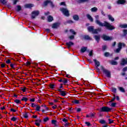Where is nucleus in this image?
Wrapping results in <instances>:
<instances>
[{"instance_id": "39448f33", "label": "nucleus", "mask_w": 127, "mask_h": 127, "mask_svg": "<svg viewBox=\"0 0 127 127\" xmlns=\"http://www.w3.org/2000/svg\"><path fill=\"white\" fill-rule=\"evenodd\" d=\"M101 70H102L104 74H106V76L108 77V78H111V72L104 68V66H101Z\"/></svg>"}, {"instance_id": "aec40b11", "label": "nucleus", "mask_w": 127, "mask_h": 127, "mask_svg": "<svg viewBox=\"0 0 127 127\" xmlns=\"http://www.w3.org/2000/svg\"><path fill=\"white\" fill-rule=\"evenodd\" d=\"M66 45H67V46H68V48H69V47H71L72 45H74V43H73V42H69L68 43H66Z\"/></svg>"}, {"instance_id": "a211bd4d", "label": "nucleus", "mask_w": 127, "mask_h": 127, "mask_svg": "<svg viewBox=\"0 0 127 127\" xmlns=\"http://www.w3.org/2000/svg\"><path fill=\"white\" fill-rule=\"evenodd\" d=\"M40 123H41V120H36L35 122L36 126L39 127V126H40Z\"/></svg>"}, {"instance_id": "a19ab883", "label": "nucleus", "mask_w": 127, "mask_h": 127, "mask_svg": "<svg viewBox=\"0 0 127 127\" xmlns=\"http://www.w3.org/2000/svg\"><path fill=\"white\" fill-rule=\"evenodd\" d=\"M16 118L13 117L11 119V121H12V122H16Z\"/></svg>"}, {"instance_id": "b1692460", "label": "nucleus", "mask_w": 127, "mask_h": 127, "mask_svg": "<svg viewBox=\"0 0 127 127\" xmlns=\"http://www.w3.org/2000/svg\"><path fill=\"white\" fill-rule=\"evenodd\" d=\"M87 48L86 47H84L81 48V52H82V53H84V52H85L86 50H87Z\"/></svg>"}, {"instance_id": "5701e85b", "label": "nucleus", "mask_w": 127, "mask_h": 127, "mask_svg": "<svg viewBox=\"0 0 127 127\" xmlns=\"http://www.w3.org/2000/svg\"><path fill=\"white\" fill-rule=\"evenodd\" d=\"M108 17L109 20H111V21H115V19L111 15H108Z\"/></svg>"}, {"instance_id": "ea45409f", "label": "nucleus", "mask_w": 127, "mask_h": 127, "mask_svg": "<svg viewBox=\"0 0 127 127\" xmlns=\"http://www.w3.org/2000/svg\"><path fill=\"white\" fill-rule=\"evenodd\" d=\"M123 34L124 36H126L127 34V30H123Z\"/></svg>"}, {"instance_id": "9b49d317", "label": "nucleus", "mask_w": 127, "mask_h": 127, "mask_svg": "<svg viewBox=\"0 0 127 127\" xmlns=\"http://www.w3.org/2000/svg\"><path fill=\"white\" fill-rule=\"evenodd\" d=\"M86 17L91 21V22H93L94 21V19H93V17H92V16L90 14H88L86 15Z\"/></svg>"}, {"instance_id": "79ce46f5", "label": "nucleus", "mask_w": 127, "mask_h": 127, "mask_svg": "<svg viewBox=\"0 0 127 127\" xmlns=\"http://www.w3.org/2000/svg\"><path fill=\"white\" fill-rule=\"evenodd\" d=\"M104 56H105V57H108L110 56V53L109 52H106L104 54Z\"/></svg>"}, {"instance_id": "37998d69", "label": "nucleus", "mask_w": 127, "mask_h": 127, "mask_svg": "<svg viewBox=\"0 0 127 127\" xmlns=\"http://www.w3.org/2000/svg\"><path fill=\"white\" fill-rule=\"evenodd\" d=\"M95 113H91L89 114V116H90V118H93V117H95Z\"/></svg>"}, {"instance_id": "473e14b6", "label": "nucleus", "mask_w": 127, "mask_h": 127, "mask_svg": "<svg viewBox=\"0 0 127 127\" xmlns=\"http://www.w3.org/2000/svg\"><path fill=\"white\" fill-rule=\"evenodd\" d=\"M111 63L112 65H118V63L114 61H112Z\"/></svg>"}, {"instance_id": "3c124183", "label": "nucleus", "mask_w": 127, "mask_h": 127, "mask_svg": "<svg viewBox=\"0 0 127 127\" xmlns=\"http://www.w3.org/2000/svg\"><path fill=\"white\" fill-rule=\"evenodd\" d=\"M75 36L74 35H71L69 37V39H74Z\"/></svg>"}, {"instance_id": "e433bc0d", "label": "nucleus", "mask_w": 127, "mask_h": 127, "mask_svg": "<svg viewBox=\"0 0 127 127\" xmlns=\"http://www.w3.org/2000/svg\"><path fill=\"white\" fill-rule=\"evenodd\" d=\"M23 117L25 118V119H27V118H28V113H25L23 115Z\"/></svg>"}, {"instance_id": "49530a36", "label": "nucleus", "mask_w": 127, "mask_h": 127, "mask_svg": "<svg viewBox=\"0 0 127 127\" xmlns=\"http://www.w3.org/2000/svg\"><path fill=\"white\" fill-rule=\"evenodd\" d=\"M60 4L61 5H64L65 6H66V3H65V2H62L60 3Z\"/></svg>"}, {"instance_id": "f257e3e1", "label": "nucleus", "mask_w": 127, "mask_h": 127, "mask_svg": "<svg viewBox=\"0 0 127 127\" xmlns=\"http://www.w3.org/2000/svg\"><path fill=\"white\" fill-rule=\"evenodd\" d=\"M99 15H96L95 16V23L96 24H98L99 25V26H104L105 27H106L107 29L109 30H113V29H115V26L111 25L110 23L107 22V21H104V23L101 22L99 20Z\"/></svg>"}, {"instance_id": "4be33fe9", "label": "nucleus", "mask_w": 127, "mask_h": 127, "mask_svg": "<svg viewBox=\"0 0 127 127\" xmlns=\"http://www.w3.org/2000/svg\"><path fill=\"white\" fill-rule=\"evenodd\" d=\"M73 19L74 20H76V21H78L79 20V16H78V15H74L73 16Z\"/></svg>"}, {"instance_id": "13d9d810", "label": "nucleus", "mask_w": 127, "mask_h": 127, "mask_svg": "<svg viewBox=\"0 0 127 127\" xmlns=\"http://www.w3.org/2000/svg\"><path fill=\"white\" fill-rule=\"evenodd\" d=\"M123 72H127V67H125L123 69Z\"/></svg>"}, {"instance_id": "2eb2a0df", "label": "nucleus", "mask_w": 127, "mask_h": 127, "mask_svg": "<svg viewBox=\"0 0 127 127\" xmlns=\"http://www.w3.org/2000/svg\"><path fill=\"white\" fill-rule=\"evenodd\" d=\"M59 25H60V23H55L53 24L52 28H57V27H58V26H59Z\"/></svg>"}, {"instance_id": "423d86ee", "label": "nucleus", "mask_w": 127, "mask_h": 127, "mask_svg": "<svg viewBox=\"0 0 127 127\" xmlns=\"http://www.w3.org/2000/svg\"><path fill=\"white\" fill-rule=\"evenodd\" d=\"M112 110V108H109L107 106H103L100 108V112L108 113Z\"/></svg>"}, {"instance_id": "c03bdc74", "label": "nucleus", "mask_w": 127, "mask_h": 127, "mask_svg": "<svg viewBox=\"0 0 127 127\" xmlns=\"http://www.w3.org/2000/svg\"><path fill=\"white\" fill-rule=\"evenodd\" d=\"M48 121H49V118L48 117H46L44 119V122H45V123H46Z\"/></svg>"}, {"instance_id": "2f4dec72", "label": "nucleus", "mask_w": 127, "mask_h": 127, "mask_svg": "<svg viewBox=\"0 0 127 127\" xmlns=\"http://www.w3.org/2000/svg\"><path fill=\"white\" fill-rule=\"evenodd\" d=\"M99 123L100 124H102V125H104V124H106V121H105L104 120H100L99 121Z\"/></svg>"}, {"instance_id": "09e8293b", "label": "nucleus", "mask_w": 127, "mask_h": 127, "mask_svg": "<svg viewBox=\"0 0 127 127\" xmlns=\"http://www.w3.org/2000/svg\"><path fill=\"white\" fill-rule=\"evenodd\" d=\"M80 2H84L85 1H89V0H78Z\"/></svg>"}, {"instance_id": "412c9836", "label": "nucleus", "mask_w": 127, "mask_h": 127, "mask_svg": "<svg viewBox=\"0 0 127 127\" xmlns=\"http://www.w3.org/2000/svg\"><path fill=\"white\" fill-rule=\"evenodd\" d=\"M91 11H92V12H96V11H98V8H97V7H94L93 8H92L90 9Z\"/></svg>"}, {"instance_id": "bf43d9fd", "label": "nucleus", "mask_w": 127, "mask_h": 127, "mask_svg": "<svg viewBox=\"0 0 127 127\" xmlns=\"http://www.w3.org/2000/svg\"><path fill=\"white\" fill-rule=\"evenodd\" d=\"M112 92L113 93H116V92H117V89H116L115 88H112Z\"/></svg>"}, {"instance_id": "f03ea898", "label": "nucleus", "mask_w": 127, "mask_h": 127, "mask_svg": "<svg viewBox=\"0 0 127 127\" xmlns=\"http://www.w3.org/2000/svg\"><path fill=\"white\" fill-rule=\"evenodd\" d=\"M87 29L89 32H92V33H94V34H97L98 32L101 31V29H94V26H92L88 27Z\"/></svg>"}, {"instance_id": "864d4df0", "label": "nucleus", "mask_w": 127, "mask_h": 127, "mask_svg": "<svg viewBox=\"0 0 127 127\" xmlns=\"http://www.w3.org/2000/svg\"><path fill=\"white\" fill-rule=\"evenodd\" d=\"M54 84H50V88H51V89H54Z\"/></svg>"}, {"instance_id": "72a5a7b5", "label": "nucleus", "mask_w": 127, "mask_h": 127, "mask_svg": "<svg viewBox=\"0 0 127 127\" xmlns=\"http://www.w3.org/2000/svg\"><path fill=\"white\" fill-rule=\"evenodd\" d=\"M119 90L120 91H121V92H122L123 93H125V89H124V88L122 87H119Z\"/></svg>"}, {"instance_id": "f704fd0d", "label": "nucleus", "mask_w": 127, "mask_h": 127, "mask_svg": "<svg viewBox=\"0 0 127 127\" xmlns=\"http://www.w3.org/2000/svg\"><path fill=\"white\" fill-rule=\"evenodd\" d=\"M63 83H64V84H67V83H68V80L66 78L64 79L63 81Z\"/></svg>"}, {"instance_id": "0eeeda50", "label": "nucleus", "mask_w": 127, "mask_h": 127, "mask_svg": "<svg viewBox=\"0 0 127 127\" xmlns=\"http://www.w3.org/2000/svg\"><path fill=\"white\" fill-rule=\"evenodd\" d=\"M118 48L116 50V53H119L121 51V50L122 49V47H125L126 46V44L124 43H119L118 44Z\"/></svg>"}, {"instance_id": "6e6552de", "label": "nucleus", "mask_w": 127, "mask_h": 127, "mask_svg": "<svg viewBox=\"0 0 127 127\" xmlns=\"http://www.w3.org/2000/svg\"><path fill=\"white\" fill-rule=\"evenodd\" d=\"M103 39L104 40L107 41V40H113V37H109L106 35H103L102 36Z\"/></svg>"}, {"instance_id": "de8ad7c7", "label": "nucleus", "mask_w": 127, "mask_h": 127, "mask_svg": "<svg viewBox=\"0 0 127 127\" xmlns=\"http://www.w3.org/2000/svg\"><path fill=\"white\" fill-rule=\"evenodd\" d=\"M63 122H64V123H68V120L66 119V118H64L63 120Z\"/></svg>"}, {"instance_id": "052dcab7", "label": "nucleus", "mask_w": 127, "mask_h": 127, "mask_svg": "<svg viewBox=\"0 0 127 127\" xmlns=\"http://www.w3.org/2000/svg\"><path fill=\"white\" fill-rule=\"evenodd\" d=\"M108 121L109 122V124H113V123H114V121L112 120V119H108Z\"/></svg>"}, {"instance_id": "4468645a", "label": "nucleus", "mask_w": 127, "mask_h": 127, "mask_svg": "<svg viewBox=\"0 0 127 127\" xmlns=\"http://www.w3.org/2000/svg\"><path fill=\"white\" fill-rule=\"evenodd\" d=\"M93 61L96 67H99L100 66V62L99 61H97V60H93Z\"/></svg>"}, {"instance_id": "f8f14e48", "label": "nucleus", "mask_w": 127, "mask_h": 127, "mask_svg": "<svg viewBox=\"0 0 127 127\" xmlns=\"http://www.w3.org/2000/svg\"><path fill=\"white\" fill-rule=\"evenodd\" d=\"M121 64V65H126L127 64V59H122Z\"/></svg>"}, {"instance_id": "603ef678", "label": "nucleus", "mask_w": 127, "mask_h": 127, "mask_svg": "<svg viewBox=\"0 0 127 127\" xmlns=\"http://www.w3.org/2000/svg\"><path fill=\"white\" fill-rule=\"evenodd\" d=\"M102 49H103V51H105V50H106V49H107V46H103L102 47Z\"/></svg>"}, {"instance_id": "1a4fd4ad", "label": "nucleus", "mask_w": 127, "mask_h": 127, "mask_svg": "<svg viewBox=\"0 0 127 127\" xmlns=\"http://www.w3.org/2000/svg\"><path fill=\"white\" fill-rule=\"evenodd\" d=\"M39 14V11H34L32 12V18H34L35 16H37Z\"/></svg>"}, {"instance_id": "6ab92c4d", "label": "nucleus", "mask_w": 127, "mask_h": 127, "mask_svg": "<svg viewBox=\"0 0 127 127\" xmlns=\"http://www.w3.org/2000/svg\"><path fill=\"white\" fill-rule=\"evenodd\" d=\"M83 39H85L86 40H92V38L91 37H90V36H88V35H85L83 36Z\"/></svg>"}, {"instance_id": "4c0bfd02", "label": "nucleus", "mask_w": 127, "mask_h": 127, "mask_svg": "<svg viewBox=\"0 0 127 127\" xmlns=\"http://www.w3.org/2000/svg\"><path fill=\"white\" fill-rule=\"evenodd\" d=\"M0 2L3 4H5V3H6V0H0Z\"/></svg>"}, {"instance_id": "5fc2aeb1", "label": "nucleus", "mask_w": 127, "mask_h": 127, "mask_svg": "<svg viewBox=\"0 0 127 127\" xmlns=\"http://www.w3.org/2000/svg\"><path fill=\"white\" fill-rule=\"evenodd\" d=\"M52 124L53 125H56V120H52Z\"/></svg>"}, {"instance_id": "ddd939ff", "label": "nucleus", "mask_w": 127, "mask_h": 127, "mask_svg": "<svg viewBox=\"0 0 127 127\" xmlns=\"http://www.w3.org/2000/svg\"><path fill=\"white\" fill-rule=\"evenodd\" d=\"M33 6H34L33 4H27L25 5L26 8H31V7H33Z\"/></svg>"}, {"instance_id": "338daca9", "label": "nucleus", "mask_w": 127, "mask_h": 127, "mask_svg": "<svg viewBox=\"0 0 127 127\" xmlns=\"http://www.w3.org/2000/svg\"><path fill=\"white\" fill-rule=\"evenodd\" d=\"M31 106L33 108H34V107H36L37 105L34 103H32Z\"/></svg>"}, {"instance_id": "a18cd8bd", "label": "nucleus", "mask_w": 127, "mask_h": 127, "mask_svg": "<svg viewBox=\"0 0 127 127\" xmlns=\"http://www.w3.org/2000/svg\"><path fill=\"white\" fill-rule=\"evenodd\" d=\"M117 105L116 103H112L111 105V107H116V105Z\"/></svg>"}, {"instance_id": "c756f323", "label": "nucleus", "mask_w": 127, "mask_h": 127, "mask_svg": "<svg viewBox=\"0 0 127 127\" xmlns=\"http://www.w3.org/2000/svg\"><path fill=\"white\" fill-rule=\"evenodd\" d=\"M67 23H69V24H72V23H74V22L72 20H67L66 21L64 24H67Z\"/></svg>"}, {"instance_id": "f3484780", "label": "nucleus", "mask_w": 127, "mask_h": 127, "mask_svg": "<svg viewBox=\"0 0 127 127\" xmlns=\"http://www.w3.org/2000/svg\"><path fill=\"white\" fill-rule=\"evenodd\" d=\"M60 94L63 97H65L66 96V95H67V92L64 91H61V93H60Z\"/></svg>"}, {"instance_id": "a878e982", "label": "nucleus", "mask_w": 127, "mask_h": 127, "mask_svg": "<svg viewBox=\"0 0 127 127\" xmlns=\"http://www.w3.org/2000/svg\"><path fill=\"white\" fill-rule=\"evenodd\" d=\"M69 31L71 34H73V35H76V32H75V31H74V30L71 29L69 30Z\"/></svg>"}, {"instance_id": "dca6fc26", "label": "nucleus", "mask_w": 127, "mask_h": 127, "mask_svg": "<svg viewBox=\"0 0 127 127\" xmlns=\"http://www.w3.org/2000/svg\"><path fill=\"white\" fill-rule=\"evenodd\" d=\"M94 38H95V40L97 41V42H99V41H100V35H95L94 36Z\"/></svg>"}, {"instance_id": "69168bd1", "label": "nucleus", "mask_w": 127, "mask_h": 127, "mask_svg": "<svg viewBox=\"0 0 127 127\" xmlns=\"http://www.w3.org/2000/svg\"><path fill=\"white\" fill-rule=\"evenodd\" d=\"M93 55V51H91L89 53V56H92Z\"/></svg>"}, {"instance_id": "9d476101", "label": "nucleus", "mask_w": 127, "mask_h": 127, "mask_svg": "<svg viewBox=\"0 0 127 127\" xmlns=\"http://www.w3.org/2000/svg\"><path fill=\"white\" fill-rule=\"evenodd\" d=\"M126 0H118L117 3L118 4H125L126 3Z\"/></svg>"}, {"instance_id": "393cba45", "label": "nucleus", "mask_w": 127, "mask_h": 127, "mask_svg": "<svg viewBox=\"0 0 127 127\" xmlns=\"http://www.w3.org/2000/svg\"><path fill=\"white\" fill-rule=\"evenodd\" d=\"M120 27H121V28H127V24H121V25H120Z\"/></svg>"}, {"instance_id": "8fccbe9b", "label": "nucleus", "mask_w": 127, "mask_h": 127, "mask_svg": "<svg viewBox=\"0 0 127 127\" xmlns=\"http://www.w3.org/2000/svg\"><path fill=\"white\" fill-rule=\"evenodd\" d=\"M21 90L23 92V93L25 92V91H26V87L21 88Z\"/></svg>"}, {"instance_id": "680f3d73", "label": "nucleus", "mask_w": 127, "mask_h": 127, "mask_svg": "<svg viewBox=\"0 0 127 127\" xmlns=\"http://www.w3.org/2000/svg\"><path fill=\"white\" fill-rule=\"evenodd\" d=\"M6 63L7 64H10V60H7V61H6Z\"/></svg>"}, {"instance_id": "7c9ffc66", "label": "nucleus", "mask_w": 127, "mask_h": 127, "mask_svg": "<svg viewBox=\"0 0 127 127\" xmlns=\"http://www.w3.org/2000/svg\"><path fill=\"white\" fill-rule=\"evenodd\" d=\"M40 109L41 107L39 105H36V111H37L38 112H40Z\"/></svg>"}, {"instance_id": "6e6d98bb", "label": "nucleus", "mask_w": 127, "mask_h": 127, "mask_svg": "<svg viewBox=\"0 0 127 127\" xmlns=\"http://www.w3.org/2000/svg\"><path fill=\"white\" fill-rule=\"evenodd\" d=\"M114 98H112V99H111V101H110V102H114V101H115V100H116V95H114Z\"/></svg>"}, {"instance_id": "c9c22d12", "label": "nucleus", "mask_w": 127, "mask_h": 127, "mask_svg": "<svg viewBox=\"0 0 127 127\" xmlns=\"http://www.w3.org/2000/svg\"><path fill=\"white\" fill-rule=\"evenodd\" d=\"M17 11H19L21 10V6H20V5H17Z\"/></svg>"}, {"instance_id": "4d7b16f0", "label": "nucleus", "mask_w": 127, "mask_h": 127, "mask_svg": "<svg viewBox=\"0 0 127 127\" xmlns=\"http://www.w3.org/2000/svg\"><path fill=\"white\" fill-rule=\"evenodd\" d=\"M10 111H11V112H12V113H15V112H16V110H15V109H13V108H11V109H10Z\"/></svg>"}, {"instance_id": "0e129e2a", "label": "nucleus", "mask_w": 127, "mask_h": 127, "mask_svg": "<svg viewBox=\"0 0 127 127\" xmlns=\"http://www.w3.org/2000/svg\"><path fill=\"white\" fill-rule=\"evenodd\" d=\"M74 104H79V100H74Z\"/></svg>"}, {"instance_id": "bb28decb", "label": "nucleus", "mask_w": 127, "mask_h": 127, "mask_svg": "<svg viewBox=\"0 0 127 127\" xmlns=\"http://www.w3.org/2000/svg\"><path fill=\"white\" fill-rule=\"evenodd\" d=\"M14 102L15 103H16V104H17L18 105L19 104H21V101H20V100H19L18 99H16V100H14Z\"/></svg>"}, {"instance_id": "20e7f679", "label": "nucleus", "mask_w": 127, "mask_h": 127, "mask_svg": "<svg viewBox=\"0 0 127 127\" xmlns=\"http://www.w3.org/2000/svg\"><path fill=\"white\" fill-rule=\"evenodd\" d=\"M60 10L65 16H69V15H70V14L69 13V10H68V9L64 7H62L60 8Z\"/></svg>"}, {"instance_id": "cd10ccee", "label": "nucleus", "mask_w": 127, "mask_h": 127, "mask_svg": "<svg viewBox=\"0 0 127 127\" xmlns=\"http://www.w3.org/2000/svg\"><path fill=\"white\" fill-rule=\"evenodd\" d=\"M48 21L51 22V21H52V20H53V17H52L51 16H49V17L48 18Z\"/></svg>"}, {"instance_id": "58836bf2", "label": "nucleus", "mask_w": 127, "mask_h": 127, "mask_svg": "<svg viewBox=\"0 0 127 127\" xmlns=\"http://www.w3.org/2000/svg\"><path fill=\"white\" fill-rule=\"evenodd\" d=\"M85 124L86 125V126H87V127H90L91 126V123H90L89 122H85Z\"/></svg>"}, {"instance_id": "7ed1b4c3", "label": "nucleus", "mask_w": 127, "mask_h": 127, "mask_svg": "<svg viewBox=\"0 0 127 127\" xmlns=\"http://www.w3.org/2000/svg\"><path fill=\"white\" fill-rule=\"evenodd\" d=\"M48 4H50L51 7L52 8H54L55 7V4L52 2V1L50 0H47L44 2V6H47L48 5Z\"/></svg>"}, {"instance_id": "c85d7f7f", "label": "nucleus", "mask_w": 127, "mask_h": 127, "mask_svg": "<svg viewBox=\"0 0 127 127\" xmlns=\"http://www.w3.org/2000/svg\"><path fill=\"white\" fill-rule=\"evenodd\" d=\"M21 101H24V102H27V101H28V99H27V98L26 97H23L21 99Z\"/></svg>"}, {"instance_id": "e2e57ef3", "label": "nucleus", "mask_w": 127, "mask_h": 127, "mask_svg": "<svg viewBox=\"0 0 127 127\" xmlns=\"http://www.w3.org/2000/svg\"><path fill=\"white\" fill-rule=\"evenodd\" d=\"M30 101L31 102H35V98H32L30 99Z\"/></svg>"}, {"instance_id": "774afa93", "label": "nucleus", "mask_w": 127, "mask_h": 127, "mask_svg": "<svg viewBox=\"0 0 127 127\" xmlns=\"http://www.w3.org/2000/svg\"><path fill=\"white\" fill-rule=\"evenodd\" d=\"M18 1V0H14L13 4H16V2Z\"/></svg>"}]
</instances>
